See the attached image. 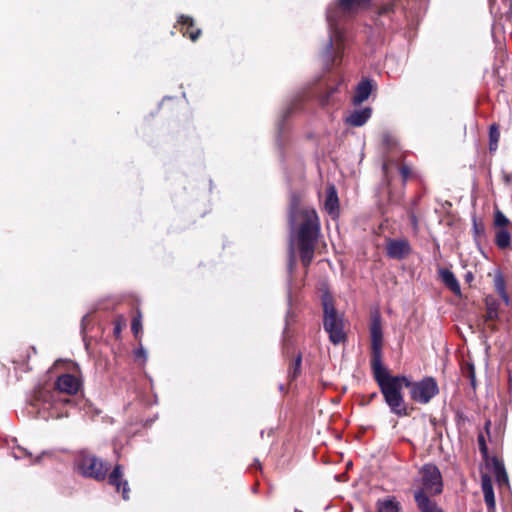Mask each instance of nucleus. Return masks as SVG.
<instances>
[{
    "label": "nucleus",
    "mask_w": 512,
    "mask_h": 512,
    "mask_svg": "<svg viewBox=\"0 0 512 512\" xmlns=\"http://www.w3.org/2000/svg\"><path fill=\"white\" fill-rule=\"evenodd\" d=\"M135 354L138 358H146V352L142 348L138 349Z\"/></svg>",
    "instance_id": "34"
},
{
    "label": "nucleus",
    "mask_w": 512,
    "mask_h": 512,
    "mask_svg": "<svg viewBox=\"0 0 512 512\" xmlns=\"http://www.w3.org/2000/svg\"><path fill=\"white\" fill-rule=\"evenodd\" d=\"M398 171L401 175L403 183H406L407 180L412 177V170L407 165H401Z\"/></svg>",
    "instance_id": "30"
},
{
    "label": "nucleus",
    "mask_w": 512,
    "mask_h": 512,
    "mask_svg": "<svg viewBox=\"0 0 512 512\" xmlns=\"http://www.w3.org/2000/svg\"><path fill=\"white\" fill-rule=\"evenodd\" d=\"M493 469L494 474L498 482H508V476L505 470L504 465L498 461L497 459H494L493 461Z\"/></svg>",
    "instance_id": "25"
},
{
    "label": "nucleus",
    "mask_w": 512,
    "mask_h": 512,
    "mask_svg": "<svg viewBox=\"0 0 512 512\" xmlns=\"http://www.w3.org/2000/svg\"><path fill=\"white\" fill-rule=\"evenodd\" d=\"M371 336V368L375 381L382 379L389 372L382 362V345H383V332L381 317L378 312L372 316L370 325Z\"/></svg>",
    "instance_id": "4"
},
{
    "label": "nucleus",
    "mask_w": 512,
    "mask_h": 512,
    "mask_svg": "<svg viewBox=\"0 0 512 512\" xmlns=\"http://www.w3.org/2000/svg\"><path fill=\"white\" fill-rule=\"evenodd\" d=\"M301 363H302V356L301 354H298V356L295 359L293 368L289 371V377L296 378L297 375L300 373L301 370Z\"/></svg>",
    "instance_id": "27"
},
{
    "label": "nucleus",
    "mask_w": 512,
    "mask_h": 512,
    "mask_svg": "<svg viewBox=\"0 0 512 512\" xmlns=\"http://www.w3.org/2000/svg\"><path fill=\"white\" fill-rule=\"evenodd\" d=\"M420 474L422 488L419 491H423L426 495H436L442 492L441 473L435 465H424L420 470Z\"/></svg>",
    "instance_id": "6"
},
{
    "label": "nucleus",
    "mask_w": 512,
    "mask_h": 512,
    "mask_svg": "<svg viewBox=\"0 0 512 512\" xmlns=\"http://www.w3.org/2000/svg\"><path fill=\"white\" fill-rule=\"evenodd\" d=\"M385 403L391 412L399 417L408 416L402 389L409 388L410 398L420 404H427L439 393V387L433 377H424L420 381L411 382L405 376H393L388 373L377 382Z\"/></svg>",
    "instance_id": "1"
},
{
    "label": "nucleus",
    "mask_w": 512,
    "mask_h": 512,
    "mask_svg": "<svg viewBox=\"0 0 512 512\" xmlns=\"http://www.w3.org/2000/svg\"><path fill=\"white\" fill-rule=\"evenodd\" d=\"M400 166L401 165H399V163L395 160H387L384 162L383 173L387 182H390L393 179L394 170H398Z\"/></svg>",
    "instance_id": "24"
},
{
    "label": "nucleus",
    "mask_w": 512,
    "mask_h": 512,
    "mask_svg": "<svg viewBox=\"0 0 512 512\" xmlns=\"http://www.w3.org/2000/svg\"><path fill=\"white\" fill-rule=\"evenodd\" d=\"M327 19H328L329 23L332 25V22L334 21V15H333L332 8H329L327 10Z\"/></svg>",
    "instance_id": "33"
},
{
    "label": "nucleus",
    "mask_w": 512,
    "mask_h": 512,
    "mask_svg": "<svg viewBox=\"0 0 512 512\" xmlns=\"http://www.w3.org/2000/svg\"><path fill=\"white\" fill-rule=\"evenodd\" d=\"M500 131L498 124L494 123L489 127V151L495 152L498 149Z\"/></svg>",
    "instance_id": "20"
},
{
    "label": "nucleus",
    "mask_w": 512,
    "mask_h": 512,
    "mask_svg": "<svg viewBox=\"0 0 512 512\" xmlns=\"http://www.w3.org/2000/svg\"><path fill=\"white\" fill-rule=\"evenodd\" d=\"M494 287L498 294L501 296V298L507 303L509 300V297L506 292V284L505 279L502 275V273L497 272L494 277Z\"/></svg>",
    "instance_id": "22"
},
{
    "label": "nucleus",
    "mask_w": 512,
    "mask_h": 512,
    "mask_svg": "<svg viewBox=\"0 0 512 512\" xmlns=\"http://www.w3.org/2000/svg\"><path fill=\"white\" fill-rule=\"evenodd\" d=\"M56 385L60 392L75 395L81 387V382L72 374H64L58 377Z\"/></svg>",
    "instance_id": "8"
},
{
    "label": "nucleus",
    "mask_w": 512,
    "mask_h": 512,
    "mask_svg": "<svg viewBox=\"0 0 512 512\" xmlns=\"http://www.w3.org/2000/svg\"><path fill=\"white\" fill-rule=\"evenodd\" d=\"M12 454L14 456L15 459H22V458H25V457H29L30 456V452L21 447V446H17L15 448L12 449Z\"/></svg>",
    "instance_id": "28"
},
{
    "label": "nucleus",
    "mask_w": 512,
    "mask_h": 512,
    "mask_svg": "<svg viewBox=\"0 0 512 512\" xmlns=\"http://www.w3.org/2000/svg\"><path fill=\"white\" fill-rule=\"evenodd\" d=\"M323 306V326L325 331L329 334V339L333 344L344 342L346 334L344 332V322L342 315L338 314L333 297L328 292L322 295Z\"/></svg>",
    "instance_id": "3"
},
{
    "label": "nucleus",
    "mask_w": 512,
    "mask_h": 512,
    "mask_svg": "<svg viewBox=\"0 0 512 512\" xmlns=\"http://www.w3.org/2000/svg\"><path fill=\"white\" fill-rule=\"evenodd\" d=\"M38 405H39V400L34 398V404H33L34 409H35Z\"/></svg>",
    "instance_id": "37"
},
{
    "label": "nucleus",
    "mask_w": 512,
    "mask_h": 512,
    "mask_svg": "<svg viewBox=\"0 0 512 512\" xmlns=\"http://www.w3.org/2000/svg\"><path fill=\"white\" fill-rule=\"evenodd\" d=\"M510 220L500 211L496 210L494 213V226L496 230L507 229Z\"/></svg>",
    "instance_id": "26"
},
{
    "label": "nucleus",
    "mask_w": 512,
    "mask_h": 512,
    "mask_svg": "<svg viewBox=\"0 0 512 512\" xmlns=\"http://www.w3.org/2000/svg\"><path fill=\"white\" fill-rule=\"evenodd\" d=\"M486 305V314L484 316V320L487 323L488 327L491 329H495L494 322L499 318V302L492 296H487L485 298Z\"/></svg>",
    "instance_id": "11"
},
{
    "label": "nucleus",
    "mask_w": 512,
    "mask_h": 512,
    "mask_svg": "<svg viewBox=\"0 0 512 512\" xmlns=\"http://www.w3.org/2000/svg\"><path fill=\"white\" fill-rule=\"evenodd\" d=\"M339 207L338 195L335 187L330 185L326 190L325 209L330 215H336Z\"/></svg>",
    "instance_id": "18"
},
{
    "label": "nucleus",
    "mask_w": 512,
    "mask_h": 512,
    "mask_svg": "<svg viewBox=\"0 0 512 512\" xmlns=\"http://www.w3.org/2000/svg\"><path fill=\"white\" fill-rule=\"evenodd\" d=\"M334 45L336 46L337 51L343 49L342 46V38L339 30L335 29L333 34L330 37L329 43L327 45V54L330 56L333 50Z\"/></svg>",
    "instance_id": "23"
},
{
    "label": "nucleus",
    "mask_w": 512,
    "mask_h": 512,
    "mask_svg": "<svg viewBox=\"0 0 512 512\" xmlns=\"http://www.w3.org/2000/svg\"><path fill=\"white\" fill-rule=\"evenodd\" d=\"M478 444H479V449L481 451V453L486 456L487 453H488V447L486 445V442H485V438L482 434H480L478 436Z\"/></svg>",
    "instance_id": "32"
},
{
    "label": "nucleus",
    "mask_w": 512,
    "mask_h": 512,
    "mask_svg": "<svg viewBox=\"0 0 512 512\" xmlns=\"http://www.w3.org/2000/svg\"><path fill=\"white\" fill-rule=\"evenodd\" d=\"M178 23L181 25V32L184 36H188L192 41H196L201 30L194 25V21L191 17L181 15L178 19Z\"/></svg>",
    "instance_id": "12"
},
{
    "label": "nucleus",
    "mask_w": 512,
    "mask_h": 512,
    "mask_svg": "<svg viewBox=\"0 0 512 512\" xmlns=\"http://www.w3.org/2000/svg\"><path fill=\"white\" fill-rule=\"evenodd\" d=\"M386 250L390 258L401 260L411 253V246L405 239L389 240Z\"/></svg>",
    "instance_id": "7"
},
{
    "label": "nucleus",
    "mask_w": 512,
    "mask_h": 512,
    "mask_svg": "<svg viewBox=\"0 0 512 512\" xmlns=\"http://www.w3.org/2000/svg\"><path fill=\"white\" fill-rule=\"evenodd\" d=\"M326 103H327V100L323 99L322 104H326Z\"/></svg>",
    "instance_id": "39"
},
{
    "label": "nucleus",
    "mask_w": 512,
    "mask_h": 512,
    "mask_svg": "<svg viewBox=\"0 0 512 512\" xmlns=\"http://www.w3.org/2000/svg\"><path fill=\"white\" fill-rule=\"evenodd\" d=\"M371 0H338V7L345 13H356L369 6Z\"/></svg>",
    "instance_id": "16"
},
{
    "label": "nucleus",
    "mask_w": 512,
    "mask_h": 512,
    "mask_svg": "<svg viewBox=\"0 0 512 512\" xmlns=\"http://www.w3.org/2000/svg\"><path fill=\"white\" fill-rule=\"evenodd\" d=\"M120 331H121V328H120V326H119V325H117V326L115 327V334H119V333H120Z\"/></svg>",
    "instance_id": "36"
},
{
    "label": "nucleus",
    "mask_w": 512,
    "mask_h": 512,
    "mask_svg": "<svg viewBox=\"0 0 512 512\" xmlns=\"http://www.w3.org/2000/svg\"><path fill=\"white\" fill-rule=\"evenodd\" d=\"M109 484L116 488V491L119 492L122 488V496L123 499H129V488L128 482L123 478V469L121 465H116L113 471L109 475Z\"/></svg>",
    "instance_id": "9"
},
{
    "label": "nucleus",
    "mask_w": 512,
    "mask_h": 512,
    "mask_svg": "<svg viewBox=\"0 0 512 512\" xmlns=\"http://www.w3.org/2000/svg\"><path fill=\"white\" fill-rule=\"evenodd\" d=\"M377 512H402L400 502L394 496L379 499L376 502Z\"/></svg>",
    "instance_id": "13"
},
{
    "label": "nucleus",
    "mask_w": 512,
    "mask_h": 512,
    "mask_svg": "<svg viewBox=\"0 0 512 512\" xmlns=\"http://www.w3.org/2000/svg\"><path fill=\"white\" fill-rule=\"evenodd\" d=\"M131 329L134 335L138 336L139 332L142 329V321L140 316L133 318L131 323Z\"/></svg>",
    "instance_id": "31"
},
{
    "label": "nucleus",
    "mask_w": 512,
    "mask_h": 512,
    "mask_svg": "<svg viewBox=\"0 0 512 512\" xmlns=\"http://www.w3.org/2000/svg\"><path fill=\"white\" fill-rule=\"evenodd\" d=\"M411 218H412V222L414 224V227L417 228V219H416V217L414 215H412Z\"/></svg>",
    "instance_id": "35"
},
{
    "label": "nucleus",
    "mask_w": 512,
    "mask_h": 512,
    "mask_svg": "<svg viewBox=\"0 0 512 512\" xmlns=\"http://www.w3.org/2000/svg\"><path fill=\"white\" fill-rule=\"evenodd\" d=\"M440 277L443 283L457 296L461 295V288L458 280L452 271L443 269L440 271Z\"/></svg>",
    "instance_id": "19"
},
{
    "label": "nucleus",
    "mask_w": 512,
    "mask_h": 512,
    "mask_svg": "<svg viewBox=\"0 0 512 512\" xmlns=\"http://www.w3.org/2000/svg\"><path fill=\"white\" fill-rule=\"evenodd\" d=\"M373 89L372 81L363 79L356 88L355 95L353 97L354 104H360L368 99Z\"/></svg>",
    "instance_id": "14"
},
{
    "label": "nucleus",
    "mask_w": 512,
    "mask_h": 512,
    "mask_svg": "<svg viewBox=\"0 0 512 512\" xmlns=\"http://www.w3.org/2000/svg\"><path fill=\"white\" fill-rule=\"evenodd\" d=\"M505 181L506 182H510L511 181V176L510 175H506L505 176Z\"/></svg>",
    "instance_id": "38"
},
{
    "label": "nucleus",
    "mask_w": 512,
    "mask_h": 512,
    "mask_svg": "<svg viewBox=\"0 0 512 512\" xmlns=\"http://www.w3.org/2000/svg\"><path fill=\"white\" fill-rule=\"evenodd\" d=\"M76 468L83 476L102 481L106 478L108 466L92 455H81L76 460Z\"/></svg>",
    "instance_id": "5"
},
{
    "label": "nucleus",
    "mask_w": 512,
    "mask_h": 512,
    "mask_svg": "<svg viewBox=\"0 0 512 512\" xmlns=\"http://www.w3.org/2000/svg\"><path fill=\"white\" fill-rule=\"evenodd\" d=\"M289 220L292 227L297 226V240L300 259L308 267L314 257L315 243L320 231V221L315 209L300 206V198L292 196L290 201Z\"/></svg>",
    "instance_id": "2"
},
{
    "label": "nucleus",
    "mask_w": 512,
    "mask_h": 512,
    "mask_svg": "<svg viewBox=\"0 0 512 512\" xmlns=\"http://www.w3.org/2000/svg\"><path fill=\"white\" fill-rule=\"evenodd\" d=\"M481 488L484 495V501L487 505L489 512H494L496 508V501L491 478L484 474L481 476Z\"/></svg>",
    "instance_id": "10"
},
{
    "label": "nucleus",
    "mask_w": 512,
    "mask_h": 512,
    "mask_svg": "<svg viewBox=\"0 0 512 512\" xmlns=\"http://www.w3.org/2000/svg\"><path fill=\"white\" fill-rule=\"evenodd\" d=\"M415 501L421 512H442V510L431 501L423 491L415 492Z\"/></svg>",
    "instance_id": "17"
},
{
    "label": "nucleus",
    "mask_w": 512,
    "mask_h": 512,
    "mask_svg": "<svg viewBox=\"0 0 512 512\" xmlns=\"http://www.w3.org/2000/svg\"><path fill=\"white\" fill-rule=\"evenodd\" d=\"M511 236L507 229L496 230L495 244L500 249H506L510 246Z\"/></svg>",
    "instance_id": "21"
},
{
    "label": "nucleus",
    "mask_w": 512,
    "mask_h": 512,
    "mask_svg": "<svg viewBox=\"0 0 512 512\" xmlns=\"http://www.w3.org/2000/svg\"><path fill=\"white\" fill-rule=\"evenodd\" d=\"M371 113H372V111L370 108L355 110L346 118V122H347V124H349L353 127L362 126L371 117Z\"/></svg>",
    "instance_id": "15"
},
{
    "label": "nucleus",
    "mask_w": 512,
    "mask_h": 512,
    "mask_svg": "<svg viewBox=\"0 0 512 512\" xmlns=\"http://www.w3.org/2000/svg\"><path fill=\"white\" fill-rule=\"evenodd\" d=\"M13 363L15 365V370L20 372H27L29 369L27 367V359L19 357L18 359H14Z\"/></svg>",
    "instance_id": "29"
}]
</instances>
